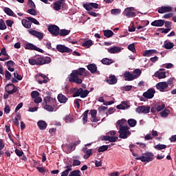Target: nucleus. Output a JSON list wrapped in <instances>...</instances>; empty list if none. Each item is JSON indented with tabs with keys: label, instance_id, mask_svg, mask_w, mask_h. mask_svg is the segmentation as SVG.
Returning a JSON list of instances; mask_svg holds the SVG:
<instances>
[{
	"label": "nucleus",
	"instance_id": "2",
	"mask_svg": "<svg viewBox=\"0 0 176 176\" xmlns=\"http://www.w3.org/2000/svg\"><path fill=\"white\" fill-rule=\"evenodd\" d=\"M133 155L135 157V159L136 160H140L143 163H150L153 162L154 160V154L150 152H146L144 153L142 156L140 157H139V155L135 153H133Z\"/></svg>",
	"mask_w": 176,
	"mask_h": 176
},
{
	"label": "nucleus",
	"instance_id": "10",
	"mask_svg": "<svg viewBox=\"0 0 176 176\" xmlns=\"http://www.w3.org/2000/svg\"><path fill=\"white\" fill-rule=\"evenodd\" d=\"M56 50L60 53H72L73 52L72 49L68 48L63 45H57Z\"/></svg>",
	"mask_w": 176,
	"mask_h": 176
},
{
	"label": "nucleus",
	"instance_id": "34",
	"mask_svg": "<svg viewBox=\"0 0 176 176\" xmlns=\"http://www.w3.org/2000/svg\"><path fill=\"white\" fill-rule=\"evenodd\" d=\"M126 122H127L126 120L122 119V120H118L117 122V124H118L120 126V128H121V127H129V126L125 125V124H126Z\"/></svg>",
	"mask_w": 176,
	"mask_h": 176
},
{
	"label": "nucleus",
	"instance_id": "52",
	"mask_svg": "<svg viewBox=\"0 0 176 176\" xmlns=\"http://www.w3.org/2000/svg\"><path fill=\"white\" fill-rule=\"evenodd\" d=\"M166 147H167V146L164 145V144H158L155 146V148L158 151H162V150L166 149Z\"/></svg>",
	"mask_w": 176,
	"mask_h": 176
},
{
	"label": "nucleus",
	"instance_id": "42",
	"mask_svg": "<svg viewBox=\"0 0 176 176\" xmlns=\"http://www.w3.org/2000/svg\"><path fill=\"white\" fill-rule=\"evenodd\" d=\"M127 123L130 127L133 128L135 127V125H137V120L134 119H129L127 120Z\"/></svg>",
	"mask_w": 176,
	"mask_h": 176
},
{
	"label": "nucleus",
	"instance_id": "20",
	"mask_svg": "<svg viewBox=\"0 0 176 176\" xmlns=\"http://www.w3.org/2000/svg\"><path fill=\"white\" fill-rule=\"evenodd\" d=\"M129 108L130 105L126 101H122L121 104L116 105L117 109H129Z\"/></svg>",
	"mask_w": 176,
	"mask_h": 176
},
{
	"label": "nucleus",
	"instance_id": "28",
	"mask_svg": "<svg viewBox=\"0 0 176 176\" xmlns=\"http://www.w3.org/2000/svg\"><path fill=\"white\" fill-rule=\"evenodd\" d=\"M38 126L40 130H45L47 126V124L44 120H40L38 122Z\"/></svg>",
	"mask_w": 176,
	"mask_h": 176
},
{
	"label": "nucleus",
	"instance_id": "39",
	"mask_svg": "<svg viewBox=\"0 0 176 176\" xmlns=\"http://www.w3.org/2000/svg\"><path fill=\"white\" fill-rule=\"evenodd\" d=\"M93 41L91 40H87L82 43V45H81L82 47L89 48L93 45Z\"/></svg>",
	"mask_w": 176,
	"mask_h": 176
},
{
	"label": "nucleus",
	"instance_id": "63",
	"mask_svg": "<svg viewBox=\"0 0 176 176\" xmlns=\"http://www.w3.org/2000/svg\"><path fill=\"white\" fill-rule=\"evenodd\" d=\"M15 153L19 157H21L23 155V151L18 148H16Z\"/></svg>",
	"mask_w": 176,
	"mask_h": 176
},
{
	"label": "nucleus",
	"instance_id": "56",
	"mask_svg": "<svg viewBox=\"0 0 176 176\" xmlns=\"http://www.w3.org/2000/svg\"><path fill=\"white\" fill-rule=\"evenodd\" d=\"M81 97V88L78 89L74 94H73L74 98H77V97Z\"/></svg>",
	"mask_w": 176,
	"mask_h": 176
},
{
	"label": "nucleus",
	"instance_id": "49",
	"mask_svg": "<svg viewBox=\"0 0 176 176\" xmlns=\"http://www.w3.org/2000/svg\"><path fill=\"white\" fill-rule=\"evenodd\" d=\"M89 113V110H87L84 113H82V122L85 124L87 122V116Z\"/></svg>",
	"mask_w": 176,
	"mask_h": 176
},
{
	"label": "nucleus",
	"instance_id": "9",
	"mask_svg": "<svg viewBox=\"0 0 176 176\" xmlns=\"http://www.w3.org/2000/svg\"><path fill=\"white\" fill-rule=\"evenodd\" d=\"M6 91L12 95L17 91V88L14 84H8L5 87Z\"/></svg>",
	"mask_w": 176,
	"mask_h": 176
},
{
	"label": "nucleus",
	"instance_id": "1",
	"mask_svg": "<svg viewBox=\"0 0 176 176\" xmlns=\"http://www.w3.org/2000/svg\"><path fill=\"white\" fill-rule=\"evenodd\" d=\"M88 71L83 67H80L76 70H73L68 77V80L69 82L76 83L77 85H80L82 82V79L78 78L79 76H86L87 75Z\"/></svg>",
	"mask_w": 176,
	"mask_h": 176
},
{
	"label": "nucleus",
	"instance_id": "37",
	"mask_svg": "<svg viewBox=\"0 0 176 176\" xmlns=\"http://www.w3.org/2000/svg\"><path fill=\"white\" fill-rule=\"evenodd\" d=\"M63 3H61V2H58V1H56L54 3V10H56L57 12H58L59 10H61V6H62Z\"/></svg>",
	"mask_w": 176,
	"mask_h": 176
},
{
	"label": "nucleus",
	"instance_id": "46",
	"mask_svg": "<svg viewBox=\"0 0 176 176\" xmlns=\"http://www.w3.org/2000/svg\"><path fill=\"white\" fill-rule=\"evenodd\" d=\"M92 152H93V149H92V148H90V149L87 150V151H85L86 155H85L84 158H85V160H87V159H88L89 157H90L93 155Z\"/></svg>",
	"mask_w": 176,
	"mask_h": 176
},
{
	"label": "nucleus",
	"instance_id": "64",
	"mask_svg": "<svg viewBox=\"0 0 176 176\" xmlns=\"http://www.w3.org/2000/svg\"><path fill=\"white\" fill-rule=\"evenodd\" d=\"M81 164V162L78 160H73V166H80Z\"/></svg>",
	"mask_w": 176,
	"mask_h": 176
},
{
	"label": "nucleus",
	"instance_id": "26",
	"mask_svg": "<svg viewBox=\"0 0 176 176\" xmlns=\"http://www.w3.org/2000/svg\"><path fill=\"white\" fill-rule=\"evenodd\" d=\"M87 69L91 74H95L97 72L98 67L96 64L92 63L87 65Z\"/></svg>",
	"mask_w": 176,
	"mask_h": 176
},
{
	"label": "nucleus",
	"instance_id": "23",
	"mask_svg": "<svg viewBox=\"0 0 176 176\" xmlns=\"http://www.w3.org/2000/svg\"><path fill=\"white\" fill-rule=\"evenodd\" d=\"M122 49L119 47H113L108 49V52L110 54H119L121 52Z\"/></svg>",
	"mask_w": 176,
	"mask_h": 176
},
{
	"label": "nucleus",
	"instance_id": "59",
	"mask_svg": "<svg viewBox=\"0 0 176 176\" xmlns=\"http://www.w3.org/2000/svg\"><path fill=\"white\" fill-rule=\"evenodd\" d=\"M111 13L112 14H114V15H117V14H119L121 13V10L120 9H112L111 10Z\"/></svg>",
	"mask_w": 176,
	"mask_h": 176
},
{
	"label": "nucleus",
	"instance_id": "7",
	"mask_svg": "<svg viewBox=\"0 0 176 176\" xmlns=\"http://www.w3.org/2000/svg\"><path fill=\"white\" fill-rule=\"evenodd\" d=\"M135 111L139 114H142V113L147 114L150 113L151 107L145 106V105L139 106L138 107H137Z\"/></svg>",
	"mask_w": 176,
	"mask_h": 176
},
{
	"label": "nucleus",
	"instance_id": "16",
	"mask_svg": "<svg viewBox=\"0 0 176 176\" xmlns=\"http://www.w3.org/2000/svg\"><path fill=\"white\" fill-rule=\"evenodd\" d=\"M28 32L34 36L36 38H38L40 41L43 39L44 38V34L41 33L40 32H38L36 30H28Z\"/></svg>",
	"mask_w": 176,
	"mask_h": 176
},
{
	"label": "nucleus",
	"instance_id": "18",
	"mask_svg": "<svg viewBox=\"0 0 176 176\" xmlns=\"http://www.w3.org/2000/svg\"><path fill=\"white\" fill-rule=\"evenodd\" d=\"M89 114L91 115V121L92 122H97L99 119L97 118V111L96 109L90 110Z\"/></svg>",
	"mask_w": 176,
	"mask_h": 176
},
{
	"label": "nucleus",
	"instance_id": "62",
	"mask_svg": "<svg viewBox=\"0 0 176 176\" xmlns=\"http://www.w3.org/2000/svg\"><path fill=\"white\" fill-rule=\"evenodd\" d=\"M118 140V138L117 136H110L109 137V142H116Z\"/></svg>",
	"mask_w": 176,
	"mask_h": 176
},
{
	"label": "nucleus",
	"instance_id": "58",
	"mask_svg": "<svg viewBox=\"0 0 176 176\" xmlns=\"http://www.w3.org/2000/svg\"><path fill=\"white\" fill-rule=\"evenodd\" d=\"M14 78L18 80H21L23 79V77L21 75L19 74L17 71L14 72Z\"/></svg>",
	"mask_w": 176,
	"mask_h": 176
},
{
	"label": "nucleus",
	"instance_id": "15",
	"mask_svg": "<svg viewBox=\"0 0 176 176\" xmlns=\"http://www.w3.org/2000/svg\"><path fill=\"white\" fill-rule=\"evenodd\" d=\"M133 10H134V8H133V7L126 8L124 10V14L128 18L135 17L136 14L135 12H133Z\"/></svg>",
	"mask_w": 176,
	"mask_h": 176
},
{
	"label": "nucleus",
	"instance_id": "31",
	"mask_svg": "<svg viewBox=\"0 0 176 176\" xmlns=\"http://www.w3.org/2000/svg\"><path fill=\"white\" fill-rule=\"evenodd\" d=\"M71 32V30H65V29H61L58 31V35L60 36H67Z\"/></svg>",
	"mask_w": 176,
	"mask_h": 176
},
{
	"label": "nucleus",
	"instance_id": "48",
	"mask_svg": "<svg viewBox=\"0 0 176 176\" xmlns=\"http://www.w3.org/2000/svg\"><path fill=\"white\" fill-rule=\"evenodd\" d=\"M168 114H169V111L168 109L163 110L160 113V116L162 118H167L168 116Z\"/></svg>",
	"mask_w": 176,
	"mask_h": 176
},
{
	"label": "nucleus",
	"instance_id": "40",
	"mask_svg": "<svg viewBox=\"0 0 176 176\" xmlns=\"http://www.w3.org/2000/svg\"><path fill=\"white\" fill-rule=\"evenodd\" d=\"M25 19L29 20L32 23H34L35 25H39V22L32 16H25Z\"/></svg>",
	"mask_w": 176,
	"mask_h": 176
},
{
	"label": "nucleus",
	"instance_id": "19",
	"mask_svg": "<svg viewBox=\"0 0 176 176\" xmlns=\"http://www.w3.org/2000/svg\"><path fill=\"white\" fill-rule=\"evenodd\" d=\"M165 20L158 19L151 22V25L153 27H163L164 25Z\"/></svg>",
	"mask_w": 176,
	"mask_h": 176
},
{
	"label": "nucleus",
	"instance_id": "27",
	"mask_svg": "<svg viewBox=\"0 0 176 176\" xmlns=\"http://www.w3.org/2000/svg\"><path fill=\"white\" fill-rule=\"evenodd\" d=\"M175 45L172 42H168L167 41L164 42L162 47L165 48L166 50H171L174 47Z\"/></svg>",
	"mask_w": 176,
	"mask_h": 176
},
{
	"label": "nucleus",
	"instance_id": "50",
	"mask_svg": "<svg viewBox=\"0 0 176 176\" xmlns=\"http://www.w3.org/2000/svg\"><path fill=\"white\" fill-rule=\"evenodd\" d=\"M65 121L67 123H72V122H74V120L72 116H67L65 117Z\"/></svg>",
	"mask_w": 176,
	"mask_h": 176
},
{
	"label": "nucleus",
	"instance_id": "29",
	"mask_svg": "<svg viewBox=\"0 0 176 176\" xmlns=\"http://www.w3.org/2000/svg\"><path fill=\"white\" fill-rule=\"evenodd\" d=\"M64 148H66L67 149V153H71V152L74 151L76 149V145L72 143L69 144V145L64 146Z\"/></svg>",
	"mask_w": 176,
	"mask_h": 176
},
{
	"label": "nucleus",
	"instance_id": "41",
	"mask_svg": "<svg viewBox=\"0 0 176 176\" xmlns=\"http://www.w3.org/2000/svg\"><path fill=\"white\" fill-rule=\"evenodd\" d=\"M142 74V70L140 69H136L133 70V75L135 76V78H139Z\"/></svg>",
	"mask_w": 176,
	"mask_h": 176
},
{
	"label": "nucleus",
	"instance_id": "36",
	"mask_svg": "<svg viewBox=\"0 0 176 176\" xmlns=\"http://www.w3.org/2000/svg\"><path fill=\"white\" fill-rule=\"evenodd\" d=\"M80 98H85L87 97V95L90 93L88 90H84L82 88L80 89Z\"/></svg>",
	"mask_w": 176,
	"mask_h": 176
},
{
	"label": "nucleus",
	"instance_id": "55",
	"mask_svg": "<svg viewBox=\"0 0 176 176\" xmlns=\"http://www.w3.org/2000/svg\"><path fill=\"white\" fill-rule=\"evenodd\" d=\"M28 5L31 9H36V5L32 0H28Z\"/></svg>",
	"mask_w": 176,
	"mask_h": 176
},
{
	"label": "nucleus",
	"instance_id": "43",
	"mask_svg": "<svg viewBox=\"0 0 176 176\" xmlns=\"http://www.w3.org/2000/svg\"><path fill=\"white\" fill-rule=\"evenodd\" d=\"M80 170H74L69 173L68 176H81Z\"/></svg>",
	"mask_w": 176,
	"mask_h": 176
},
{
	"label": "nucleus",
	"instance_id": "21",
	"mask_svg": "<svg viewBox=\"0 0 176 176\" xmlns=\"http://www.w3.org/2000/svg\"><path fill=\"white\" fill-rule=\"evenodd\" d=\"M106 82L110 85H114L118 82V79L116 76H110L109 78L106 80Z\"/></svg>",
	"mask_w": 176,
	"mask_h": 176
},
{
	"label": "nucleus",
	"instance_id": "44",
	"mask_svg": "<svg viewBox=\"0 0 176 176\" xmlns=\"http://www.w3.org/2000/svg\"><path fill=\"white\" fill-rule=\"evenodd\" d=\"M127 49L133 53L137 52V50H135V44L133 43L132 44H129V45L127 47Z\"/></svg>",
	"mask_w": 176,
	"mask_h": 176
},
{
	"label": "nucleus",
	"instance_id": "38",
	"mask_svg": "<svg viewBox=\"0 0 176 176\" xmlns=\"http://www.w3.org/2000/svg\"><path fill=\"white\" fill-rule=\"evenodd\" d=\"M101 62L104 65H110L111 64L113 63V60L109 58H103L102 59Z\"/></svg>",
	"mask_w": 176,
	"mask_h": 176
},
{
	"label": "nucleus",
	"instance_id": "8",
	"mask_svg": "<svg viewBox=\"0 0 176 176\" xmlns=\"http://www.w3.org/2000/svg\"><path fill=\"white\" fill-rule=\"evenodd\" d=\"M25 49L28 50H34L36 52H38L40 53H43L44 50L37 47L36 45H34L32 43H28L27 44H25Z\"/></svg>",
	"mask_w": 176,
	"mask_h": 176
},
{
	"label": "nucleus",
	"instance_id": "11",
	"mask_svg": "<svg viewBox=\"0 0 176 176\" xmlns=\"http://www.w3.org/2000/svg\"><path fill=\"white\" fill-rule=\"evenodd\" d=\"M98 4L96 3H88L82 4V7L88 12L92 10L93 9H98Z\"/></svg>",
	"mask_w": 176,
	"mask_h": 176
},
{
	"label": "nucleus",
	"instance_id": "32",
	"mask_svg": "<svg viewBox=\"0 0 176 176\" xmlns=\"http://www.w3.org/2000/svg\"><path fill=\"white\" fill-rule=\"evenodd\" d=\"M103 34L104 36H106V38H111L114 35V32L111 30H103Z\"/></svg>",
	"mask_w": 176,
	"mask_h": 176
},
{
	"label": "nucleus",
	"instance_id": "35",
	"mask_svg": "<svg viewBox=\"0 0 176 176\" xmlns=\"http://www.w3.org/2000/svg\"><path fill=\"white\" fill-rule=\"evenodd\" d=\"M44 109H45L46 111H48L50 112H52L54 111V109H56V107H53L51 104H45L43 107Z\"/></svg>",
	"mask_w": 176,
	"mask_h": 176
},
{
	"label": "nucleus",
	"instance_id": "5",
	"mask_svg": "<svg viewBox=\"0 0 176 176\" xmlns=\"http://www.w3.org/2000/svg\"><path fill=\"white\" fill-rule=\"evenodd\" d=\"M45 104L52 105L54 108H57L58 104L56 98H53L51 96H45L43 99Z\"/></svg>",
	"mask_w": 176,
	"mask_h": 176
},
{
	"label": "nucleus",
	"instance_id": "57",
	"mask_svg": "<svg viewBox=\"0 0 176 176\" xmlns=\"http://www.w3.org/2000/svg\"><path fill=\"white\" fill-rule=\"evenodd\" d=\"M165 109V104L162 103V104L156 105V109L157 111H161Z\"/></svg>",
	"mask_w": 176,
	"mask_h": 176
},
{
	"label": "nucleus",
	"instance_id": "3",
	"mask_svg": "<svg viewBox=\"0 0 176 176\" xmlns=\"http://www.w3.org/2000/svg\"><path fill=\"white\" fill-rule=\"evenodd\" d=\"M36 60L37 65H48L52 62V59L50 57L48 56H36Z\"/></svg>",
	"mask_w": 176,
	"mask_h": 176
},
{
	"label": "nucleus",
	"instance_id": "12",
	"mask_svg": "<svg viewBox=\"0 0 176 176\" xmlns=\"http://www.w3.org/2000/svg\"><path fill=\"white\" fill-rule=\"evenodd\" d=\"M155 94V90L154 89H148L146 92L143 93V97L147 99H152Z\"/></svg>",
	"mask_w": 176,
	"mask_h": 176
},
{
	"label": "nucleus",
	"instance_id": "60",
	"mask_svg": "<svg viewBox=\"0 0 176 176\" xmlns=\"http://www.w3.org/2000/svg\"><path fill=\"white\" fill-rule=\"evenodd\" d=\"M29 63L30 65H37L36 57L34 58H30Z\"/></svg>",
	"mask_w": 176,
	"mask_h": 176
},
{
	"label": "nucleus",
	"instance_id": "22",
	"mask_svg": "<svg viewBox=\"0 0 176 176\" xmlns=\"http://www.w3.org/2000/svg\"><path fill=\"white\" fill-rule=\"evenodd\" d=\"M6 64L8 71H10V72H14V68L13 67H14L15 63L13 60H10L6 62Z\"/></svg>",
	"mask_w": 176,
	"mask_h": 176
},
{
	"label": "nucleus",
	"instance_id": "6",
	"mask_svg": "<svg viewBox=\"0 0 176 176\" xmlns=\"http://www.w3.org/2000/svg\"><path fill=\"white\" fill-rule=\"evenodd\" d=\"M60 28L56 25H50L48 26V31L54 36H58L59 34Z\"/></svg>",
	"mask_w": 176,
	"mask_h": 176
},
{
	"label": "nucleus",
	"instance_id": "17",
	"mask_svg": "<svg viewBox=\"0 0 176 176\" xmlns=\"http://www.w3.org/2000/svg\"><path fill=\"white\" fill-rule=\"evenodd\" d=\"M124 78L125 81H132L135 79L134 75L129 71H126L124 74Z\"/></svg>",
	"mask_w": 176,
	"mask_h": 176
},
{
	"label": "nucleus",
	"instance_id": "54",
	"mask_svg": "<svg viewBox=\"0 0 176 176\" xmlns=\"http://www.w3.org/2000/svg\"><path fill=\"white\" fill-rule=\"evenodd\" d=\"M5 78L7 80H10L12 78V74L8 70H6Z\"/></svg>",
	"mask_w": 176,
	"mask_h": 176
},
{
	"label": "nucleus",
	"instance_id": "61",
	"mask_svg": "<svg viewBox=\"0 0 176 176\" xmlns=\"http://www.w3.org/2000/svg\"><path fill=\"white\" fill-rule=\"evenodd\" d=\"M39 95H40V93L38 91H34L31 92V96L33 98H38Z\"/></svg>",
	"mask_w": 176,
	"mask_h": 176
},
{
	"label": "nucleus",
	"instance_id": "33",
	"mask_svg": "<svg viewBox=\"0 0 176 176\" xmlns=\"http://www.w3.org/2000/svg\"><path fill=\"white\" fill-rule=\"evenodd\" d=\"M4 12L7 15L10 16H15L14 12L10 8L5 7Z\"/></svg>",
	"mask_w": 176,
	"mask_h": 176
},
{
	"label": "nucleus",
	"instance_id": "13",
	"mask_svg": "<svg viewBox=\"0 0 176 176\" xmlns=\"http://www.w3.org/2000/svg\"><path fill=\"white\" fill-rule=\"evenodd\" d=\"M168 87V85L166 81L160 82L156 84V88L161 92L166 91L165 89Z\"/></svg>",
	"mask_w": 176,
	"mask_h": 176
},
{
	"label": "nucleus",
	"instance_id": "51",
	"mask_svg": "<svg viewBox=\"0 0 176 176\" xmlns=\"http://www.w3.org/2000/svg\"><path fill=\"white\" fill-rule=\"evenodd\" d=\"M27 12L29 13L30 14L32 15V16H36L37 15V12L35 10V8L29 9V10H28Z\"/></svg>",
	"mask_w": 176,
	"mask_h": 176
},
{
	"label": "nucleus",
	"instance_id": "53",
	"mask_svg": "<svg viewBox=\"0 0 176 176\" xmlns=\"http://www.w3.org/2000/svg\"><path fill=\"white\" fill-rule=\"evenodd\" d=\"M152 54H153V52L152 51V50H145V52L143 54L144 56H151Z\"/></svg>",
	"mask_w": 176,
	"mask_h": 176
},
{
	"label": "nucleus",
	"instance_id": "47",
	"mask_svg": "<svg viewBox=\"0 0 176 176\" xmlns=\"http://www.w3.org/2000/svg\"><path fill=\"white\" fill-rule=\"evenodd\" d=\"M7 29V26L3 19H0V30H5Z\"/></svg>",
	"mask_w": 176,
	"mask_h": 176
},
{
	"label": "nucleus",
	"instance_id": "25",
	"mask_svg": "<svg viewBox=\"0 0 176 176\" xmlns=\"http://www.w3.org/2000/svg\"><path fill=\"white\" fill-rule=\"evenodd\" d=\"M21 23L25 28L30 29L31 28L32 23L28 19H23L21 20Z\"/></svg>",
	"mask_w": 176,
	"mask_h": 176
},
{
	"label": "nucleus",
	"instance_id": "24",
	"mask_svg": "<svg viewBox=\"0 0 176 176\" xmlns=\"http://www.w3.org/2000/svg\"><path fill=\"white\" fill-rule=\"evenodd\" d=\"M58 101L61 104L67 103L68 98L63 95V94H59L57 96Z\"/></svg>",
	"mask_w": 176,
	"mask_h": 176
},
{
	"label": "nucleus",
	"instance_id": "30",
	"mask_svg": "<svg viewBox=\"0 0 176 176\" xmlns=\"http://www.w3.org/2000/svg\"><path fill=\"white\" fill-rule=\"evenodd\" d=\"M155 76L158 78L159 79L165 78L166 77V72H165L157 71L155 73Z\"/></svg>",
	"mask_w": 176,
	"mask_h": 176
},
{
	"label": "nucleus",
	"instance_id": "4",
	"mask_svg": "<svg viewBox=\"0 0 176 176\" xmlns=\"http://www.w3.org/2000/svg\"><path fill=\"white\" fill-rule=\"evenodd\" d=\"M120 133L119 137L121 139L126 140L128 138V136L131 134V133L129 131V126H121L120 127V130L118 131Z\"/></svg>",
	"mask_w": 176,
	"mask_h": 176
},
{
	"label": "nucleus",
	"instance_id": "45",
	"mask_svg": "<svg viewBox=\"0 0 176 176\" xmlns=\"http://www.w3.org/2000/svg\"><path fill=\"white\" fill-rule=\"evenodd\" d=\"M109 146H110L107 145L100 146L98 149V152H99V153H101V152H105L108 150Z\"/></svg>",
	"mask_w": 176,
	"mask_h": 176
},
{
	"label": "nucleus",
	"instance_id": "14",
	"mask_svg": "<svg viewBox=\"0 0 176 176\" xmlns=\"http://www.w3.org/2000/svg\"><path fill=\"white\" fill-rule=\"evenodd\" d=\"M173 8L172 6H163L160 8H158V13L160 14H164L166 12H173Z\"/></svg>",
	"mask_w": 176,
	"mask_h": 176
}]
</instances>
